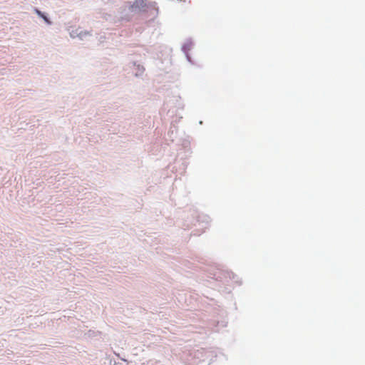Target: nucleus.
I'll use <instances>...</instances> for the list:
<instances>
[{"label":"nucleus","mask_w":365,"mask_h":365,"mask_svg":"<svg viewBox=\"0 0 365 365\" xmlns=\"http://www.w3.org/2000/svg\"><path fill=\"white\" fill-rule=\"evenodd\" d=\"M150 6L147 0H135L131 6V10L134 12L146 11Z\"/></svg>","instance_id":"f257e3e1"},{"label":"nucleus","mask_w":365,"mask_h":365,"mask_svg":"<svg viewBox=\"0 0 365 365\" xmlns=\"http://www.w3.org/2000/svg\"><path fill=\"white\" fill-rule=\"evenodd\" d=\"M43 19L46 21H48V19H46V16H43Z\"/></svg>","instance_id":"f03ea898"}]
</instances>
